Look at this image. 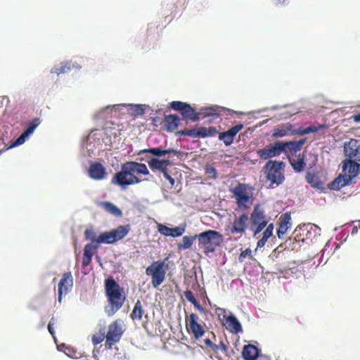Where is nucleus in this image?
I'll list each match as a JSON object with an SVG mask.
<instances>
[{"label": "nucleus", "mask_w": 360, "mask_h": 360, "mask_svg": "<svg viewBox=\"0 0 360 360\" xmlns=\"http://www.w3.org/2000/svg\"><path fill=\"white\" fill-rule=\"evenodd\" d=\"M105 291L108 302L105 311L108 316H111L123 306L126 300L124 288L112 278L105 281Z\"/></svg>", "instance_id": "obj_1"}, {"label": "nucleus", "mask_w": 360, "mask_h": 360, "mask_svg": "<svg viewBox=\"0 0 360 360\" xmlns=\"http://www.w3.org/2000/svg\"><path fill=\"white\" fill-rule=\"evenodd\" d=\"M198 245L206 255L212 253L223 242V236L219 231L207 230L197 235Z\"/></svg>", "instance_id": "obj_2"}, {"label": "nucleus", "mask_w": 360, "mask_h": 360, "mask_svg": "<svg viewBox=\"0 0 360 360\" xmlns=\"http://www.w3.org/2000/svg\"><path fill=\"white\" fill-rule=\"evenodd\" d=\"M326 124L311 125L304 129H293V125L290 123L283 124L277 126L273 131L272 137L275 139L286 136L289 134L294 135H304L309 133L316 132L319 130L326 129Z\"/></svg>", "instance_id": "obj_3"}, {"label": "nucleus", "mask_w": 360, "mask_h": 360, "mask_svg": "<svg viewBox=\"0 0 360 360\" xmlns=\"http://www.w3.org/2000/svg\"><path fill=\"white\" fill-rule=\"evenodd\" d=\"M249 221H250V229L253 232L254 236H256L267 226L269 217L262 206L257 204L255 205L250 216H249Z\"/></svg>", "instance_id": "obj_4"}, {"label": "nucleus", "mask_w": 360, "mask_h": 360, "mask_svg": "<svg viewBox=\"0 0 360 360\" xmlns=\"http://www.w3.org/2000/svg\"><path fill=\"white\" fill-rule=\"evenodd\" d=\"M283 162L277 160H269L266 163L264 166L266 178L271 184L278 186L283 182L285 179L283 172Z\"/></svg>", "instance_id": "obj_5"}, {"label": "nucleus", "mask_w": 360, "mask_h": 360, "mask_svg": "<svg viewBox=\"0 0 360 360\" xmlns=\"http://www.w3.org/2000/svg\"><path fill=\"white\" fill-rule=\"evenodd\" d=\"M141 179L137 176H132L126 167L125 163L122 165L121 170L117 172L112 178V184L119 186L122 190L129 186L139 184Z\"/></svg>", "instance_id": "obj_6"}, {"label": "nucleus", "mask_w": 360, "mask_h": 360, "mask_svg": "<svg viewBox=\"0 0 360 360\" xmlns=\"http://www.w3.org/2000/svg\"><path fill=\"white\" fill-rule=\"evenodd\" d=\"M248 188L249 186L248 184L240 182L230 188V191L236 200V210L248 209L250 207V195L248 192Z\"/></svg>", "instance_id": "obj_7"}, {"label": "nucleus", "mask_w": 360, "mask_h": 360, "mask_svg": "<svg viewBox=\"0 0 360 360\" xmlns=\"http://www.w3.org/2000/svg\"><path fill=\"white\" fill-rule=\"evenodd\" d=\"M124 330L118 320L114 321L108 327V331L105 334V347L111 349L112 346L119 342Z\"/></svg>", "instance_id": "obj_8"}, {"label": "nucleus", "mask_w": 360, "mask_h": 360, "mask_svg": "<svg viewBox=\"0 0 360 360\" xmlns=\"http://www.w3.org/2000/svg\"><path fill=\"white\" fill-rule=\"evenodd\" d=\"M186 328L188 333L195 340L202 338L205 333L202 325L198 323L199 317L196 314L191 313L186 316Z\"/></svg>", "instance_id": "obj_9"}, {"label": "nucleus", "mask_w": 360, "mask_h": 360, "mask_svg": "<svg viewBox=\"0 0 360 360\" xmlns=\"http://www.w3.org/2000/svg\"><path fill=\"white\" fill-rule=\"evenodd\" d=\"M217 133L218 131L214 127H200L196 129H184L177 132L180 136H188L192 138L212 137L214 136Z\"/></svg>", "instance_id": "obj_10"}, {"label": "nucleus", "mask_w": 360, "mask_h": 360, "mask_svg": "<svg viewBox=\"0 0 360 360\" xmlns=\"http://www.w3.org/2000/svg\"><path fill=\"white\" fill-rule=\"evenodd\" d=\"M249 225V214L243 212L238 216H235L230 223L228 229L232 234L243 235L245 233Z\"/></svg>", "instance_id": "obj_11"}, {"label": "nucleus", "mask_w": 360, "mask_h": 360, "mask_svg": "<svg viewBox=\"0 0 360 360\" xmlns=\"http://www.w3.org/2000/svg\"><path fill=\"white\" fill-rule=\"evenodd\" d=\"M170 107L176 111H179L181 115L193 122L199 120V114L189 104L181 101H172L170 103Z\"/></svg>", "instance_id": "obj_12"}, {"label": "nucleus", "mask_w": 360, "mask_h": 360, "mask_svg": "<svg viewBox=\"0 0 360 360\" xmlns=\"http://www.w3.org/2000/svg\"><path fill=\"white\" fill-rule=\"evenodd\" d=\"M283 153L281 141H278L273 144L257 150V156L262 160H268L272 158L278 157Z\"/></svg>", "instance_id": "obj_13"}, {"label": "nucleus", "mask_w": 360, "mask_h": 360, "mask_svg": "<svg viewBox=\"0 0 360 360\" xmlns=\"http://www.w3.org/2000/svg\"><path fill=\"white\" fill-rule=\"evenodd\" d=\"M243 124H238L229 129L227 131L219 133V139L222 141L226 146L231 145L235 136L241 129H243Z\"/></svg>", "instance_id": "obj_14"}, {"label": "nucleus", "mask_w": 360, "mask_h": 360, "mask_svg": "<svg viewBox=\"0 0 360 360\" xmlns=\"http://www.w3.org/2000/svg\"><path fill=\"white\" fill-rule=\"evenodd\" d=\"M306 142V139H301L298 141H281V147L283 148V153L286 154L291 153L294 154L300 151L303 145Z\"/></svg>", "instance_id": "obj_15"}, {"label": "nucleus", "mask_w": 360, "mask_h": 360, "mask_svg": "<svg viewBox=\"0 0 360 360\" xmlns=\"http://www.w3.org/2000/svg\"><path fill=\"white\" fill-rule=\"evenodd\" d=\"M342 169L345 174L348 176L349 179H351L359 174L360 164L349 158L344 161Z\"/></svg>", "instance_id": "obj_16"}, {"label": "nucleus", "mask_w": 360, "mask_h": 360, "mask_svg": "<svg viewBox=\"0 0 360 360\" xmlns=\"http://www.w3.org/2000/svg\"><path fill=\"white\" fill-rule=\"evenodd\" d=\"M73 284V279L71 272H65L63 274L62 278L58 283V301L62 300V294L64 292H68V286L72 287Z\"/></svg>", "instance_id": "obj_17"}, {"label": "nucleus", "mask_w": 360, "mask_h": 360, "mask_svg": "<svg viewBox=\"0 0 360 360\" xmlns=\"http://www.w3.org/2000/svg\"><path fill=\"white\" fill-rule=\"evenodd\" d=\"M125 165L132 176H138L140 174L147 175L149 174V171L145 164L135 161H128L125 162Z\"/></svg>", "instance_id": "obj_18"}, {"label": "nucleus", "mask_w": 360, "mask_h": 360, "mask_svg": "<svg viewBox=\"0 0 360 360\" xmlns=\"http://www.w3.org/2000/svg\"><path fill=\"white\" fill-rule=\"evenodd\" d=\"M105 168L99 162H93L89 169V176L94 180H101L105 177Z\"/></svg>", "instance_id": "obj_19"}, {"label": "nucleus", "mask_w": 360, "mask_h": 360, "mask_svg": "<svg viewBox=\"0 0 360 360\" xmlns=\"http://www.w3.org/2000/svg\"><path fill=\"white\" fill-rule=\"evenodd\" d=\"M279 227L277 229V235L282 238L288 229L291 228V216L290 212H285L280 217Z\"/></svg>", "instance_id": "obj_20"}, {"label": "nucleus", "mask_w": 360, "mask_h": 360, "mask_svg": "<svg viewBox=\"0 0 360 360\" xmlns=\"http://www.w3.org/2000/svg\"><path fill=\"white\" fill-rule=\"evenodd\" d=\"M306 155L304 153H300L295 157L289 159L290 164L292 169L297 173L302 172L306 167Z\"/></svg>", "instance_id": "obj_21"}, {"label": "nucleus", "mask_w": 360, "mask_h": 360, "mask_svg": "<svg viewBox=\"0 0 360 360\" xmlns=\"http://www.w3.org/2000/svg\"><path fill=\"white\" fill-rule=\"evenodd\" d=\"M185 228L184 226H177L169 228L165 225L159 224V233L166 236H172L173 238L179 237L184 234Z\"/></svg>", "instance_id": "obj_22"}, {"label": "nucleus", "mask_w": 360, "mask_h": 360, "mask_svg": "<svg viewBox=\"0 0 360 360\" xmlns=\"http://www.w3.org/2000/svg\"><path fill=\"white\" fill-rule=\"evenodd\" d=\"M224 108L213 105L201 108L200 114L203 116V117H210L212 120H215L221 117V112L224 111Z\"/></svg>", "instance_id": "obj_23"}, {"label": "nucleus", "mask_w": 360, "mask_h": 360, "mask_svg": "<svg viewBox=\"0 0 360 360\" xmlns=\"http://www.w3.org/2000/svg\"><path fill=\"white\" fill-rule=\"evenodd\" d=\"M226 320V328L233 333H238L242 330V326L238 320L233 315L224 316Z\"/></svg>", "instance_id": "obj_24"}, {"label": "nucleus", "mask_w": 360, "mask_h": 360, "mask_svg": "<svg viewBox=\"0 0 360 360\" xmlns=\"http://www.w3.org/2000/svg\"><path fill=\"white\" fill-rule=\"evenodd\" d=\"M98 205L115 217H120L122 215V210L111 202L101 201L98 202Z\"/></svg>", "instance_id": "obj_25"}, {"label": "nucleus", "mask_w": 360, "mask_h": 360, "mask_svg": "<svg viewBox=\"0 0 360 360\" xmlns=\"http://www.w3.org/2000/svg\"><path fill=\"white\" fill-rule=\"evenodd\" d=\"M259 356V349L253 345H247L243 347L242 356L245 360H255Z\"/></svg>", "instance_id": "obj_26"}, {"label": "nucleus", "mask_w": 360, "mask_h": 360, "mask_svg": "<svg viewBox=\"0 0 360 360\" xmlns=\"http://www.w3.org/2000/svg\"><path fill=\"white\" fill-rule=\"evenodd\" d=\"M129 225L119 226L116 229L111 230L115 243L123 239L129 233Z\"/></svg>", "instance_id": "obj_27"}, {"label": "nucleus", "mask_w": 360, "mask_h": 360, "mask_svg": "<svg viewBox=\"0 0 360 360\" xmlns=\"http://www.w3.org/2000/svg\"><path fill=\"white\" fill-rule=\"evenodd\" d=\"M180 123V118L176 115H169L165 117V125L167 129L172 131L176 129Z\"/></svg>", "instance_id": "obj_28"}, {"label": "nucleus", "mask_w": 360, "mask_h": 360, "mask_svg": "<svg viewBox=\"0 0 360 360\" xmlns=\"http://www.w3.org/2000/svg\"><path fill=\"white\" fill-rule=\"evenodd\" d=\"M306 180L314 188H322L323 187V182L319 179V176L314 173L307 172Z\"/></svg>", "instance_id": "obj_29"}, {"label": "nucleus", "mask_w": 360, "mask_h": 360, "mask_svg": "<svg viewBox=\"0 0 360 360\" xmlns=\"http://www.w3.org/2000/svg\"><path fill=\"white\" fill-rule=\"evenodd\" d=\"M146 273L148 276H152V283L154 287H158V261L153 262V264L146 269Z\"/></svg>", "instance_id": "obj_30"}, {"label": "nucleus", "mask_w": 360, "mask_h": 360, "mask_svg": "<svg viewBox=\"0 0 360 360\" xmlns=\"http://www.w3.org/2000/svg\"><path fill=\"white\" fill-rule=\"evenodd\" d=\"M195 239H197V235L193 236H184L181 242L177 244L178 250H183L190 248Z\"/></svg>", "instance_id": "obj_31"}, {"label": "nucleus", "mask_w": 360, "mask_h": 360, "mask_svg": "<svg viewBox=\"0 0 360 360\" xmlns=\"http://www.w3.org/2000/svg\"><path fill=\"white\" fill-rule=\"evenodd\" d=\"M274 230V224H267L266 229L263 232L262 238L259 239L257 242V247L262 248L263 247L267 240L272 236Z\"/></svg>", "instance_id": "obj_32"}, {"label": "nucleus", "mask_w": 360, "mask_h": 360, "mask_svg": "<svg viewBox=\"0 0 360 360\" xmlns=\"http://www.w3.org/2000/svg\"><path fill=\"white\" fill-rule=\"evenodd\" d=\"M71 70L70 64L68 62H63L59 65L54 66L51 72L58 75L68 72Z\"/></svg>", "instance_id": "obj_33"}, {"label": "nucleus", "mask_w": 360, "mask_h": 360, "mask_svg": "<svg viewBox=\"0 0 360 360\" xmlns=\"http://www.w3.org/2000/svg\"><path fill=\"white\" fill-rule=\"evenodd\" d=\"M204 341L205 345L210 347L215 352L221 351L223 353H226L227 352V346L222 341H221L219 345L212 343V342L209 338L205 339Z\"/></svg>", "instance_id": "obj_34"}, {"label": "nucleus", "mask_w": 360, "mask_h": 360, "mask_svg": "<svg viewBox=\"0 0 360 360\" xmlns=\"http://www.w3.org/2000/svg\"><path fill=\"white\" fill-rule=\"evenodd\" d=\"M145 153H150L153 155H154L155 157H157L158 156V148H153L148 149V150H141L139 153V155H141V154ZM148 165L151 169L154 170V169H158V158H153L151 160H148Z\"/></svg>", "instance_id": "obj_35"}, {"label": "nucleus", "mask_w": 360, "mask_h": 360, "mask_svg": "<svg viewBox=\"0 0 360 360\" xmlns=\"http://www.w3.org/2000/svg\"><path fill=\"white\" fill-rule=\"evenodd\" d=\"M115 243V241L113 239V235H112L111 231L102 233L98 237V240H97L98 244H101V243L112 244Z\"/></svg>", "instance_id": "obj_36"}, {"label": "nucleus", "mask_w": 360, "mask_h": 360, "mask_svg": "<svg viewBox=\"0 0 360 360\" xmlns=\"http://www.w3.org/2000/svg\"><path fill=\"white\" fill-rule=\"evenodd\" d=\"M143 310L142 309L141 302L140 300H138L135 304L130 316L134 321L141 320L143 316Z\"/></svg>", "instance_id": "obj_37"}, {"label": "nucleus", "mask_w": 360, "mask_h": 360, "mask_svg": "<svg viewBox=\"0 0 360 360\" xmlns=\"http://www.w3.org/2000/svg\"><path fill=\"white\" fill-rule=\"evenodd\" d=\"M163 163H166L167 165L169 164V160H165V161H160L159 160V171H161L162 172V174H163V177L168 181L169 182V185L167 186L168 188H172L174 185V183H175V180L174 178H172L167 172L166 170L163 169L162 167V164Z\"/></svg>", "instance_id": "obj_38"}, {"label": "nucleus", "mask_w": 360, "mask_h": 360, "mask_svg": "<svg viewBox=\"0 0 360 360\" xmlns=\"http://www.w3.org/2000/svg\"><path fill=\"white\" fill-rule=\"evenodd\" d=\"M40 122L39 118H35L31 121H29L26 124V129L25 130V133L28 136L32 134L35 129L39 126Z\"/></svg>", "instance_id": "obj_39"}, {"label": "nucleus", "mask_w": 360, "mask_h": 360, "mask_svg": "<svg viewBox=\"0 0 360 360\" xmlns=\"http://www.w3.org/2000/svg\"><path fill=\"white\" fill-rule=\"evenodd\" d=\"M105 339V328H101L98 333L93 335L91 341L94 345H97Z\"/></svg>", "instance_id": "obj_40"}, {"label": "nucleus", "mask_w": 360, "mask_h": 360, "mask_svg": "<svg viewBox=\"0 0 360 360\" xmlns=\"http://www.w3.org/2000/svg\"><path fill=\"white\" fill-rule=\"evenodd\" d=\"M146 319H147L144 323L143 327L148 332V333L151 334L153 335H155L156 334V328L154 327V322L153 321L148 320V315H146Z\"/></svg>", "instance_id": "obj_41"}, {"label": "nucleus", "mask_w": 360, "mask_h": 360, "mask_svg": "<svg viewBox=\"0 0 360 360\" xmlns=\"http://www.w3.org/2000/svg\"><path fill=\"white\" fill-rule=\"evenodd\" d=\"M97 248V246H94L91 243L86 244L84 248V256L92 258Z\"/></svg>", "instance_id": "obj_42"}, {"label": "nucleus", "mask_w": 360, "mask_h": 360, "mask_svg": "<svg viewBox=\"0 0 360 360\" xmlns=\"http://www.w3.org/2000/svg\"><path fill=\"white\" fill-rule=\"evenodd\" d=\"M84 236L86 240H89L93 243H97L98 237L96 236V233L93 229H86Z\"/></svg>", "instance_id": "obj_43"}, {"label": "nucleus", "mask_w": 360, "mask_h": 360, "mask_svg": "<svg viewBox=\"0 0 360 360\" xmlns=\"http://www.w3.org/2000/svg\"><path fill=\"white\" fill-rule=\"evenodd\" d=\"M131 112L134 116L142 115L144 113V109L140 105H131Z\"/></svg>", "instance_id": "obj_44"}, {"label": "nucleus", "mask_w": 360, "mask_h": 360, "mask_svg": "<svg viewBox=\"0 0 360 360\" xmlns=\"http://www.w3.org/2000/svg\"><path fill=\"white\" fill-rule=\"evenodd\" d=\"M345 185L346 182L343 181L341 176H338L331 183V188L339 189Z\"/></svg>", "instance_id": "obj_45"}, {"label": "nucleus", "mask_w": 360, "mask_h": 360, "mask_svg": "<svg viewBox=\"0 0 360 360\" xmlns=\"http://www.w3.org/2000/svg\"><path fill=\"white\" fill-rule=\"evenodd\" d=\"M28 137L27 135L23 132L12 144L9 146V148L15 147L22 144L26 139Z\"/></svg>", "instance_id": "obj_46"}, {"label": "nucleus", "mask_w": 360, "mask_h": 360, "mask_svg": "<svg viewBox=\"0 0 360 360\" xmlns=\"http://www.w3.org/2000/svg\"><path fill=\"white\" fill-rule=\"evenodd\" d=\"M205 173L208 175H211L212 178H217V171L215 168L212 165H207L205 167Z\"/></svg>", "instance_id": "obj_47"}, {"label": "nucleus", "mask_w": 360, "mask_h": 360, "mask_svg": "<svg viewBox=\"0 0 360 360\" xmlns=\"http://www.w3.org/2000/svg\"><path fill=\"white\" fill-rule=\"evenodd\" d=\"M184 296L186 297V299L190 302H194V301L196 300V298L195 297V295L193 294V292L191 290H186L184 292Z\"/></svg>", "instance_id": "obj_48"}, {"label": "nucleus", "mask_w": 360, "mask_h": 360, "mask_svg": "<svg viewBox=\"0 0 360 360\" xmlns=\"http://www.w3.org/2000/svg\"><path fill=\"white\" fill-rule=\"evenodd\" d=\"M167 154L171 155L173 154L174 155H177V151L174 150H160L159 149V158L163 155H165Z\"/></svg>", "instance_id": "obj_49"}, {"label": "nucleus", "mask_w": 360, "mask_h": 360, "mask_svg": "<svg viewBox=\"0 0 360 360\" xmlns=\"http://www.w3.org/2000/svg\"><path fill=\"white\" fill-rule=\"evenodd\" d=\"M92 258L83 255L82 266V268H86L91 262Z\"/></svg>", "instance_id": "obj_50"}, {"label": "nucleus", "mask_w": 360, "mask_h": 360, "mask_svg": "<svg viewBox=\"0 0 360 360\" xmlns=\"http://www.w3.org/2000/svg\"><path fill=\"white\" fill-rule=\"evenodd\" d=\"M192 304H193V306L195 307V309H197L201 313H205V309L204 308L202 307V305L197 301V300L195 301H194V302H192Z\"/></svg>", "instance_id": "obj_51"}, {"label": "nucleus", "mask_w": 360, "mask_h": 360, "mask_svg": "<svg viewBox=\"0 0 360 360\" xmlns=\"http://www.w3.org/2000/svg\"><path fill=\"white\" fill-rule=\"evenodd\" d=\"M192 304H193V306L195 307V309H197L201 313H205V309L204 308L202 307V305L197 301V300L195 301H194V302H192Z\"/></svg>", "instance_id": "obj_52"}, {"label": "nucleus", "mask_w": 360, "mask_h": 360, "mask_svg": "<svg viewBox=\"0 0 360 360\" xmlns=\"http://www.w3.org/2000/svg\"><path fill=\"white\" fill-rule=\"evenodd\" d=\"M161 266V273L166 274V271L169 269V264H166L165 262H159Z\"/></svg>", "instance_id": "obj_53"}, {"label": "nucleus", "mask_w": 360, "mask_h": 360, "mask_svg": "<svg viewBox=\"0 0 360 360\" xmlns=\"http://www.w3.org/2000/svg\"><path fill=\"white\" fill-rule=\"evenodd\" d=\"M53 320H54V318L52 317L51 321H49V324H48V330L49 331V333L53 335L54 334V330H53Z\"/></svg>", "instance_id": "obj_54"}, {"label": "nucleus", "mask_w": 360, "mask_h": 360, "mask_svg": "<svg viewBox=\"0 0 360 360\" xmlns=\"http://www.w3.org/2000/svg\"><path fill=\"white\" fill-rule=\"evenodd\" d=\"M165 276V273H161V266L160 264H159V285L164 281Z\"/></svg>", "instance_id": "obj_55"}, {"label": "nucleus", "mask_w": 360, "mask_h": 360, "mask_svg": "<svg viewBox=\"0 0 360 360\" xmlns=\"http://www.w3.org/2000/svg\"><path fill=\"white\" fill-rule=\"evenodd\" d=\"M300 230L302 231V233L300 235H307L308 233H310L309 231L307 229V226H304L303 228H300Z\"/></svg>", "instance_id": "obj_56"}, {"label": "nucleus", "mask_w": 360, "mask_h": 360, "mask_svg": "<svg viewBox=\"0 0 360 360\" xmlns=\"http://www.w3.org/2000/svg\"><path fill=\"white\" fill-rule=\"evenodd\" d=\"M352 118L355 122H360V112L354 115Z\"/></svg>", "instance_id": "obj_57"}, {"label": "nucleus", "mask_w": 360, "mask_h": 360, "mask_svg": "<svg viewBox=\"0 0 360 360\" xmlns=\"http://www.w3.org/2000/svg\"><path fill=\"white\" fill-rule=\"evenodd\" d=\"M248 251L250 252L248 249H247L245 251H242V252L240 255V257H245L248 255Z\"/></svg>", "instance_id": "obj_58"}, {"label": "nucleus", "mask_w": 360, "mask_h": 360, "mask_svg": "<svg viewBox=\"0 0 360 360\" xmlns=\"http://www.w3.org/2000/svg\"><path fill=\"white\" fill-rule=\"evenodd\" d=\"M358 232V228L354 226L352 230V234L354 235Z\"/></svg>", "instance_id": "obj_59"}, {"label": "nucleus", "mask_w": 360, "mask_h": 360, "mask_svg": "<svg viewBox=\"0 0 360 360\" xmlns=\"http://www.w3.org/2000/svg\"><path fill=\"white\" fill-rule=\"evenodd\" d=\"M275 2H276V4H285V0H274Z\"/></svg>", "instance_id": "obj_60"}]
</instances>
